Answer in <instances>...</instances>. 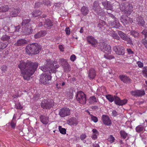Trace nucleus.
<instances>
[{"label":"nucleus","instance_id":"obj_48","mask_svg":"<svg viewBox=\"0 0 147 147\" xmlns=\"http://www.w3.org/2000/svg\"><path fill=\"white\" fill-rule=\"evenodd\" d=\"M142 73L145 77L147 78V68L144 67L143 68L142 71Z\"/></svg>","mask_w":147,"mask_h":147},{"label":"nucleus","instance_id":"obj_5","mask_svg":"<svg viewBox=\"0 0 147 147\" xmlns=\"http://www.w3.org/2000/svg\"><path fill=\"white\" fill-rule=\"evenodd\" d=\"M93 9L98 15L100 16L104 15L105 12L99 5L98 1H95L93 3Z\"/></svg>","mask_w":147,"mask_h":147},{"label":"nucleus","instance_id":"obj_15","mask_svg":"<svg viewBox=\"0 0 147 147\" xmlns=\"http://www.w3.org/2000/svg\"><path fill=\"white\" fill-rule=\"evenodd\" d=\"M102 121L105 125L110 126L111 124V121L109 117L106 115H103L102 116Z\"/></svg>","mask_w":147,"mask_h":147},{"label":"nucleus","instance_id":"obj_31","mask_svg":"<svg viewBox=\"0 0 147 147\" xmlns=\"http://www.w3.org/2000/svg\"><path fill=\"white\" fill-rule=\"evenodd\" d=\"M33 31V29L31 27L28 28L26 27L24 31V32L26 35H29L31 34Z\"/></svg>","mask_w":147,"mask_h":147},{"label":"nucleus","instance_id":"obj_36","mask_svg":"<svg viewBox=\"0 0 147 147\" xmlns=\"http://www.w3.org/2000/svg\"><path fill=\"white\" fill-rule=\"evenodd\" d=\"M106 97L109 101L111 102H113L114 100V96L110 94H108L106 96Z\"/></svg>","mask_w":147,"mask_h":147},{"label":"nucleus","instance_id":"obj_20","mask_svg":"<svg viewBox=\"0 0 147 147\" xmlns=\"http://www.w3.org/2000/svg\"><path fill=\"white\" fill-rule=\"evenodd\" d=\"M88 74V77L90 80L94 79L96 75L95 70L93 68L89 70Z\"/></svg>","mask_w":147,"mask_h":147},{"label":"nucleus","instance_id":"obj_17","mask_svg":"<svg viewBox=\"0 0 147 147\" xmlns=\"http://www.w3.org/2000/svg\"><path fill=\"white\" fill-rule=\"evenodd\" d=\"M119 78L121 81L126 83H129L131 80L129 77L124 75H119Z\"/></svg>","mask_w":147,"mask_h":147},{"label":"nucleus","instance_id":"obj_18","mask_svg":"<svg viewBox=\"0 0 147 147\" xmlns=\"http://www.w3.org/2000/svg\"><path fill=\"white\" fill-rule=\"evenodd\" d=\"M131 94L132 96H140L144 95L145 92L144 90H137L132 91Z\"/></svg>","mask_w":147,"mask_h":147},{"label":"nucleus","instance_id":"obj_55","mask_svg":"<svg viewBox=\"0 0 147 147\" xmlns=\"http://www.w3.org/2000/svg\"><path fill=\"white\" fill-rule=\"evenodd\" d=\"M43 2V4L47 6L51 5L50 2L48 0H44Z\"/></svg>","mask_w":147,"mask_h":147},{"label":"nucleus","instance_id":"obj_40","mask_svg":"<svg viewBox=\"0 0 147 147\" xmlns=\"http://www.w3.org/2000/svg\"><path fill=\"white\" fill-rule=\"evenodd\" d=\"M30 21L31 20L30 19L23 20L22 22L21 23L22 26H23L27 24H28V23L30 22Z\"/></svg>","mask_w":147,"mask_h":147},{"label":"nucleus","instance_id":"obj_47","mask_svg":"<svg viewBox=\"0 0 147 147\" xmlns=\"http://www.w3.org/2000/svg\"><path fill=\"white\" fill-rule=\"evenodd\" d=\"M91 120L93 121L94 123L97 122L98 121V118L92 115H90Z\"/></svg>","mask_w":147,"mask_h":147},{"label":"nucleus","instance_id":"obj_50","mask_svg":"<svg viewBox=\"0 0 147 147\" xmlns=\"http://www.w3.org/2000/svg\"><path fill=\"white\" fill-rule=\"evenodd\" d=\"M15 108L17 109H21L23 108V107L22 106L20 103H18L16 104Z\"/></svg>","mask_w":147,"mask_h":147},{"label":"nucleus","instance_id":"obj_30","mask_svg":"<svg viewBox=\"0 0 147 147\" xmlns=\"http://www.w3.org/2000/svg\"><path fill=\"white\" fill-rule=\"evenodd\" d=\"M89 10L88 8L85 6H83L81 9V12L84 16L86 15L88 13Z\"/></svg>","mask_w":147,"mask_h":147},{"label":"nucleus","instance_id":"obj_60","mask_svg":"<svg viewBox=\"0 0 147 147\" xmlns=\"http://www.w3.org/2000/svg\"><path fill=\"white\" fill-rule=\"evenodd\" d=\"M1 46L0 47V49H4L7 47V45L4 43H1Z\"/></svg>","mask_w":147,"mask_h":147},{"label":"nucleus","instance_id":"obj_64","mask_svg":"<svg viewBox=\"0 0 147 147\" xmlns=\"http://www.w3.org/2000/svg\"><path fill=\"white\" fill-rule=\"evenodd\" d=\"M127 52L129 54H132L134 53V52L132 51L130 49H127Z\"/></svg>","mask_w":147,"mask_h":147},{"label":"nucleus","instance_id":"obj_35","mask_svg":"<svg viewBox=\"0 0 147 147\" xmlns=\"http://www.w3.org/2000/svg\"><path fill=\"white\" fill-rule=\"evenodd\" d=\"M9 7L8 5L1 6L0 7V12H6L9 9Z\"/></svg>","mask_w":147,"mask_h":147},{"label":"nucleus","instance_id":"obj_59","mask_svg":"<svg viewBox=\"0 0 147 147\" xmlns=\"http://www.w3.org/2000/svg\"><path fill=\"white\" fill-rule=\"evenodd\" d=\"M7 68V66H6L3 65L1 67V69L3 71L5 72L6 71Z\"/></svg>","mask_w":147,"mask_h":147},{"label":"nucleus","instance_id":"obj_6","mask_svg":"<svg viewBox=\"0 0 147 147\" xmlns=\"http://www.w3.org/2000/svg\"><path fill=\"white\" fill-rule=\"evenodd\" d=\"M76 99L81 104H85L86 101V96L82 91L78 92L76 95Z\"/></svg>","mask_w":147,"mask_h":147},{"label":"nucleus","instance_id":"obj_34","mask_svg":"<svg viewBox=\"0 0 147 147\" xmlns=\"http://www.w3.org/2000/svg\"><path fill=\"white\" fill-rule=\"evenodd\" d=\"M89 100L90 103H94L96 102L98 99L95 96H92L90 97Z\"/></svg>","mask_w":147,"mask_h":147},{"label":"nucleus","instance_id":"obj_26","mask_svg":"<svg viewBox=\"0 0 147 147\" xmlns=\"http://www.w3.org/2000/svg\"><path fill=\"white\" fill-rule=\"evenodd\" d=\"M46 34L45 31L42 30L37 33L34 35V37L36 39L39 38L41 37L45 36Z\"/></svg>","mask_w":147,"mask_h":147},{"label":"nucleus","instance_id":"obj_1","mask_svg":"<svg viewBox=\"0 0 147 147\" xmlns=\"http://www.w3.org/2000/svg\"><path fill=\"white\" fill-rule=\"evenodd\" d=\"M38 66V64L37 63L29 61L25 62L22 61H20L18 67L20 69L21 73L22 74L24 78L28 80L34 74Z\"/></svg>","mask_w":147,"mask_h":147},{"label":"nucleus","instance_id":"obj_19","mask_svg":"<svg viewBox=\"0 0 147 147\" xmlns=\"http://www.w3.org/2000/svg\"><path fill=\"white\" fill-rule=\"evenodd\" d=\"M53 25V22L50 19H46L44 23V27L46 29H50Z\"/></svg>","mask_w":147,"mask_h":147},{"label":"nucleus","instance_id":"obj_44","mask_svg":"<svg viewBox=\"0 0 147 147\" xmlns=\"http://www.w3.org/2000/svg\"><path fill=\"white\" fill-rule=\"evenodd\" d=\"M127 100L126 99H125L123 100H121V99L119 104V106L123 105H125L127 103Z\"/></svg>","mask_w":147,"mask_h":147},{"label":"nucleus","instance_id":"obj_58","mask_svg":"<svg viewBox=\"0 0 147 147\" xmlns=\"http://www.w3.org/2000/svg\"><path fill=\"white\" fill-rule=\"evenodd\" d=\"M65 31L66 32V34L69 35L70 33V30L69 27L66 28L65 29Z\"/></svg>","mask_w":147,"mask_h":147},{"label":"nucleus","instance_id":"obj_13","mask_svg":"<svg viewBox=\"0 0 147 147\" xmlns=\"http://www.w3.org/2000/svg\"><path fill=\"white\" fill-rule=\"evenodd\" d=\"M86 39L89 43L93 47H95L97 43V40L92 36L89 35L87 36Z\"/></svg>","mask_w":147,"mask_h":147},{"label":"nucleus","instance_id":"obj_29","mask_svg":"<svg viewBox=\"0 0 147 147\" xmlns=\"http://www.w3.org/2000/svg\"><path fill=\"white\" fill-rule=\"evenodd\" d=\"M102 5L105 7V8L107 10H111L113 9L112 6L109 3V2H107V3L104 2H102Z\"/></svg>","mask_w":147,"mask_h":147},{"label":"nucleus","instance_id":"obj_54","mask_svg":"<svg viewBox=\"0 0 147 147\" xmlns=\"http://www.w3.org/2000/svg\"><path fill=\"white\" fill-rule=\"evenodd\" d=\"M108 140L111 143H112L114 142L115 138L112 135H110L108 138Z\"/></svg>","mask_w":147,"mask_h":147},{"label":"nucleus","instance_id":"obj_46","mask_svg":"<svg viewBox=\"0 0 147 147\" xmlns=\"http://www.w3.org/2000/svg\"><path fill=\"white\" fill-rule=\"evenodd\" d=\"M10 125L12 128L14 129L16 126V121H11L10 122Z\"/></svg>","mask_w":147,"mask_h":147},{"label":"nucleus","instance_id":"obj_49","mask_svg":"<svg viewBox=\"0 0 147 147\" xmlns=\"http://www.w3.org/2000/svg\"><path fill=\"white\" fill-rule=\"evenodd\" d=\"M1 39L3 40L7 41L10 39V36H7L6 35H3L1 38Z\"/></svg>","mask_w":147,"mask_h":147},{"label":"nucleus","instance_id":"obj_21","mask_svg":"<svg viewBox=\"0 0 147 147\" xmlns=\"http://www.w3.org/2000/svg\"><path fill=\"white\" fill-rule=\"evenodd\" d=\"M118 34L123 40L127 41H129L130 40V39L122 31H118Z\"/></svg>","mask_w":147,"mask_h":147},{"label":"nucleus","instance_id":"obj_7","mask_svg":"<svg viewBox=\"0 0 147 147\" xmlns=\"http://www.w3.org/2000/svg\"><path fill=\"white\" fill-rule=\"evenodd\" d=\"M54 105L53 101V100L44 99L42 100L41 104L42 108L44 109H50Z\"/></svg>","mask_w":147,"mask_h":147},{"label":"nucleus","instance_id":"obj_39","mask_svg":"<svg viewBox=\"0 0 147 147\" xmlns=\"http://www.w3.org/2000/svg\"><path fill=\"white\" fill-rule=\"evenodd\" d=\"M111 36L114 39H115L117 40H118L120 39V37L117 35V34L114 31H113L112 32Z\"/></svg>","mask_w":147,"mask_h":147},{"label":"nucleus","instance_id":"obj_16","mask_svg":"<svg viewBox=\"0 0 147 147\" xmlns=\"http://www.w3.org/2000/svg\"><path fill=\"white\" fill-rule=\"evenodd\" d=\"M78 121L75 117H71L67 121V123L70 125L76 126L78 123Z\"/></svg>","mask_w":147,"mask_h":147},{"label":"nucleus","instance_id":"obj_61","mask_svg":"<svg viewBox=\"0 0 147 147\" xmlns=\"http://www.w3.org/2000/svg\"><path fill=\"white\" fill-rule=\"evenodd\" d=\"M76 58V55H71L70 58V59L71 61H74Z\"/></svg>","mask_w":147,"mask_h":147},{"label":"nucleus","instance_id":"obj_37","mask_svg":"<svg viewBox=\"0 0 147 147\" xmlns=\"http://www.w3.org/2000/svg\"><path fill=\"white\" fill-rule=\"evenodd\" d=\"M120 134L121 137L125 139L127 136V134L123 130H121L120 131Z\"/></svg>","mask_w":147,"mask_h":147},{"label":"nucleus","instance_id":"obj_53","mask_svg":"<svg viewBox=\"0 0 147 147\" xmlns=\"http://www.w3.org/2000/svg\"><path fill=\"white\" fill-rule=\"evenodd\" d=\"M141 33L144 36V38L146 39L147 38V30L146 29L144 30Z\"/></svg>","mask_w":147,"mask_h":147},{"label":"nucleus","instance_id":"obj_32","mask_svg":"<svg viewBox=\"0 0 147 147\" xmlns=\"http://www.w3.org/2000/svg\"><path fill=\"white\" fill-rule=\"evenodd\" d=\"M42 13V12L38 10L34 11L32 12V14L33 17H36L40 15Z\"/></svg>","mask_w":147,"mask_h":147},{"label":"nucleus","instance_id":"obj_52","mask_svg":"<svg viewBox=\"0 0 147 147\" xmlns=\"http://www.w3.org/2000/svg\"><path fill=\"white\" fill-rule=\"evenodd\" d=\"M42 5L43 4L42 3L38 2L35 3L34 7L36 8H37Z\"/></svg>","mask_w":147,"mask_h":147},{"label":"nucleus","instance_id":"obj_63","mask_svg":"<svg viewBox=\"0 0 147 147\" xmlns=\"http://www.w3.org/2000/svg\"><path fill=\"white\" fill-rule=\"evenodd\" d=\"M98 134H93L92 136V138L94 140H95L97 138V136Z\"/></svg>","mask_w":147,"mask_h":147},{"label":"nucleus","instance_id":"obj_14","mask_svg":"<svg viewBox=\"0 0 147 147\" xmlns=\"http://www.w3.org/2000/svg\"><path fill=\"white\" fill-rule=\"evenodd\" d=\"M121 22L124 25H127L129 23H131L132 21V19L128 17L127 16H123L121 19Z\"/></svg>","mask_w":147,"mask_h":147},{"label":"nucleus","instance_id":"obj_4","mask_svg":"<svg viewBox=\"0 0 147 147\" xmlns=\"http://www.w3.org/2000/svg\"><path fill=\"white\" fill-rule=\"evenodd\" d=\"M121 10L127 14H130L132 11V7L129 3H123L120 5Z\"/></svg>","mask_w":147,"mask_h":147},{"label":"nucleus","instance_id":"obj_42","mask_svg":"<svg viewBox=\"0 0 147 147\" xmlns=\"http://www.w3.org/2000/svg\"><path fill=\"white\" fill-rule=\"evenodd\" d=\"M59 129L60 133L62 134H66V130L65 128H62L61 126H59Z\"/></svg>","mask_w":147,"mask_h":147},{"label":"nucleus","instance_id":"obj_41","mask_svg":"<svg viewBox=\"0 0 147 147\" xmlns=\"http://www.w3.org/2000/svg\"><path fill=\"white\" fill-rule=\"evenodd\" d=\"M138 24L140 26H143L145 24L144 20L142 18L139 19L138 20Z\"/></svg>","mask_w":147,"mask_h":147},{"label":"nucleus","instance_id":"obj_10","mask_svg":"<svg viewBox=\"0 0 147 147\" xmlns=\"http://www.w3.org/2000/svg\"><path fill=\"white\" fill-rule=\"evenodd\" d=\"M51 78L50 75H47L46 73L42 74L40 76V81L44 84H46L51 80Z\"/></svg>","mask_w":147,"mask_h":147},{"label":"nucleus","instance_id":"obj_24","mask_svg":"<svg viewBox=\"0 0 147 147\" xmlns=\"http://www.w3.org/2000/svg\"><path fill=\"white\" fill-rule=\"evenodd\" d=\"M111 26L113 28H119L120 27V24L118 21L115 18L114 21L111 24Z\"/></svg>","mask_w":147,"mask_h":147},{"label":"nucleus","instance_id":"obj_8","mask_svg":"<svg viewBox=\"0 0 147 147\" xmlns=\"http://www.w3.org/2000/svg\"><path fill=\"white\" fill-rule=\"evenodd\" d=\"M99 46L101 51L110 54L111 51V47L110 45H108L105 42H101L99 43Z\"/></svg>","mask_w":147,"mask_h":147},{"label":"nucleus","instance_id":"obj_57","mask_svg":"<svg viewBox=\"0 0 147 147\" xmlns=\"http://www.w3.org/2000/svg\"><path fill=\"white\" fill-rule=\"evenodd\" d=\"M137 64L138 65L139 67L140 68L142 67H143L144 66L143 63H142L141 62V61H139L137 62Z\"/></svg>","mask_w":147,"mask_h":147},{"label":"nucleus","instance_id":"obj_62","mask_svg":"<svg viewBox=\"0 0 147 147\" xmlns=\"http://www.w3.org/2000/svg\"><path fill=\"white\" fill-rule=\"evenodd\" d=\"M15 32H18L19 31V30L21 28V27L20 26L18 25L16 26H15Z\"/></svg>","mask_w":147,"mask_h":147},{"label":"nucleus","instance_id":"obj_23","mask_svg":"<svg viewBox=\"0 0 147 147\" xmlns=\"http://www.w3.org/2000/svg\"><path fill=\"white\" fill-rule=\"evenodd\" d=\"M106 25L105 22L102 20H100L99 23L98 25L97 28L100 31H103L105 30V27L104 26Z\"/></svg>","mask_w":147,"mask_h":147},{"label":"nucleus","instance_id":"obj_45","mask_svg":"<svg viewBox=\"0 0 147 147\" xmlns=\"http://www.w3.org/2000/svg\"><path fill=\"white\" fill-rule=\"evenodd\" d=\"M142 43L144 46L147 49V40L145 38H144L142 40Z\"/></svg>","mask_w":147,"mask_h":147},{"label":"nucleus","instance_id":"obj_9","mask_svg":"<svg viewBox=\"0 0 147 147\" xmlns=\"http://www.w3.org/2000/svg\"><path fill=\"white\" fill-rule=\"evenodd\" d=\"M70 113V110L69 108L64 107L60 109L59 115L61 117H64L69 115Z\"/></svg>","mask_w":147,"mask_h":147},{"label":"nucleus","instance_id":"obj_12","mask_svg":"<svg viewBox=\"0 0 147 147\" xmlns=\"http://www.w3.org/2000/svg\"><path fill=\"white\" fill-rule=\"evenodd\" d=\"M61 63L65 72H69L71 70V67L66 59H61Z\"/></svg>","mask_w":147,"mask_h":147},{"label":"nucleus","instance_id":"obj_27","mask_svg":"<svg viewBox=\"0 0 147 147\" xmlns=\"http://www.w3.org/2000/svg\"><path fill=\"white\" fill-rule=\"evenodd\" d=\"M20 11L17 9H13L10 13V15L12 17H16L17 16L20 12Z\"/></svg>","mask_w":147,"mask_h":147},{"label":"nucleus","instance_id":"obj_51","mask_svg":"<svg viewBox=\"0 0 147 147\" xmlns=\"http://www.w3.org/2000/svg\"><path fill=\"white\" fill-rule=\"evenodd\" d=\"M104 57L105 58L109 59H111L114 58V57L113 56L109 55H106L105 54L104 55Z\"/></svg>","mask_w":147,"mask_h":147},{"label":"nucleus","instance_id":"obj_3","mask_svg":"<svg viewBox=\"0 0 147 147\" xmlns=\"http://www.w3.org/2000/svg\"><path fill=\"white\" fill-rule=\"evenodd\" d=\"M42 47L37 43H32L28 45L26 47V53L28 55H36L41 51Z\"/></svg>","mask_w":147,"mask_h":147},{"label":"nucleus","instance_id":"obj_11","mask_svg":"<svg viewBox=\"0 0 147 147\" xmlns=\"http://www.w3.org/2000/svg\"><path fill=\"white\" fill-rule=\"evenodd\" d=\"M113 50L118 55H123L125 54L124 48L123 46H115L113 47Z\"/></svg>","mask_w":147,"mask_h":147},{"label":"nucleus","instance_id":"obj_33","mask_svg":"<svg viewBox=\"0 0 147 147\" xmlns=\"http://www.w3.org/2000/svg\"><path fill=\"white\" fill-rule=\"evenodd\" d=\"M131 35L135 38H138L139 36V33L135 30H132L130 32Z\"/></svg>","mask_w":147,"mask_h":147},{"label":"nucleus","instance_id":"obj_38","mask_svg":"<svg viewBox=\"0 0 147 147\" xmlns=\"http://www.w3.org/2000/svg\"><path fill=\"white\" fill-rule=\"evenodd\" d=\"M120 100V98L117 96L116 95L114 96V100L113 101H114L116 105H119Z\"/></svg>","mask_w":147,"mask_h":147},{"label":"nucleus","instance_id":"obj_43","mask_svg":"<svg viewBox=\"0 0 147 147\" xmlns=\"http://www.w3.org/2000/svg\"><path fill=\"white\" fill-rule=\"evenodd\" d=\"M86 135L84 134H82L80 136V139L81 140L83 141L84 143L86 142V141L84 140L86 138Z\"/></svg>","mask_w":147,"mask_h":147},{"label":"nucleus","instance_id":"obj_28","mask_svg":"<svg viewBox=\"0 0 147 147\" xmlns=\"http://www.w3.org/2000/svg\"><path fill=\"white\" fill-rule=\"evenodd\" d=\"M145 127L141 125H139L136 128V130L137 132L138 133L143 132L145 130Z\"/></svg>","mask_w":147,"mask_h":147},{"label":"nucleus","instance_id":"obj_22","mask_svg":"<svg viewBox=\"0 0 147 147\" xmlns=\"http://www.w3.org/2000/svg\"><path fill=\"white\" fill-rule=\"evenodd\" d=\"M27 43V41L24 39H19L14 45L16 46H23Z\"/></svg>","mask_w":147,"mask_h":147},{"label":"nucleus","instance_id":"obj_2","mask_svg":"<svg viewBox=\"0 0 147 147\" xmlns=\"http://www.w3.org/2000/svg\"><path fill=\"white\" fill-rule=\"evenodd\" d=\"M46 64L43 66L40 67V69L43 72L48 71L49 73H55L56 72V68H58L59 66L58 65L54 66V64L50 59H48L45 61Z\"/></svg>","mask_w":147,"mask_h":147},{"label":"nucleus","instance_id":"obj_25","mask_svg":"<svg viewBox=\"0 0 147 147\" xmlns=\"http://www.w3.org/2000/svg\"><path fill=\"white\" fill-rule=\"evenodd\" d=\"M40 118L41 121L43 124H47L48 123L49 120L48 117L45 115H41Z\"/></svg>","mask_w":147,"mask_h":147},{"label":"nucleus","instance_id":"obj_56","mask_svg":"<svg viewBox=\"0 0 147 147\" xmlns=\"http://www.w3.org/2000/svg\"><path fill=\"white\" fill-rule=\"evenodd\" d=\"M40 94L38 93H36L34 95V100H37L39 98Z\"/></svg>","mask_w":147,"mask_h":147}]
</instances>
